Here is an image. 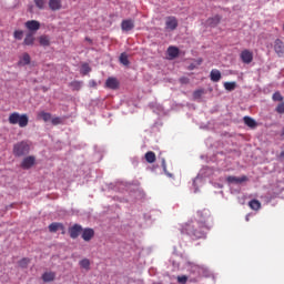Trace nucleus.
Wrapping results in <instances>:
<instances>
[{
	"instance_id": "obj_4",
	"label": "nucleus",
	"mask_w": 284,
	"mask_h": 284,
	"mask_svg": "<svg viewBox=\"0 0 284 284\" xmlns=\"http://www.w3.org/2000/svg\"><path fill=\"white\" fill-rule=\"evenodd\" d=\"M179 28V20L174 16H170L165 18V30L169 32H174Z\"/></svg>"
},
{
	"instance_id": "obj_42",
	"label": "nucleus",
	"mask_w": 284,
	"mask_h": 284,
	"mask_svg": "<svg viewBox=\"0 0 284 284\" xmlns=\"http://www.w3.org/2000/svg\"><path fill=\"white\" fill-rule=\"evenodd\" d=\"M280 159H284V151L280 153Z\"/></svg>"
},
{
	"instance_id": "obj_20",
	"label": "nucleus",
	"mask_w": 284,
	"mask_h": 284,
	"mask_svg": "<svg viewBox=\"0 0 284 284\" xmlns=\"http://www.w3.org/2000/svg\"><path fill=\"white\" fill-rule=\"evenodd\" d=\"M207 26H211V28H216L219 23H221V17L214 16L213 18H209L206 21Z\"/></svg>"
},
{
	"instance_id": "obj_1",
	"label": "nucleus",
	"mask_w": 284,
	"mask_h": 284,
	"mask_svg": "<svg viewBox=\"0 0 284 284\" xmlns=\"http://www.w3.org/2000/svg\"><path fill=\"white\" fill-rule=\"evenodd\" d=\"M212 230L211 224H205L196 221H191L183 224L180 229L181 234H186L193 241H199V239H205L207 232Z\"/></svg>"
},
{
	"instance_id": "obj_38",
	"label": "nucleus",
	"mask_w": 284,
	"mask_h": 284,
	"mask_svg": "<svg viewBox=\"0 0 284 284\" xmlns=\"http://www.w3.org/2000/svg\"><path fill=\"white\" fill-rule=\"evenodd\" d=\"M273 101H283V95L281 94V92H275L273 94Z\"/></svg>"
},
{
	"instance_id": "obj_46",
	"label": "nucleus",
	"mask_w": 284,
	"mask_h": 284,
	"mask_svg": "<svg viewBox=\"0 0 284 284\" xmlns=\"http://www.w3.org/2000/svg\"><path fill=\"white\" fill-rule=\"evenodd\" d=\"M190 70H194V65L191 64Z\"/></svg>"
},
{
	"instance_id": "obj_34",
	"label": "nucleus",
	"mask_w": 284,
	"mask_h": 284,
	"mask_svg": "<svg viewBox=\"0 0 284 284\" xmlns=\"http://www.w3.org/2000/svg\"><path fill=\"white\" fill-rule=\"evenodd\" d=\"M51 123L52 125H61L63 123V119L57 116V118H51Z\"/></svg>"
},
{
	"instance_id": "obj_43",
	"label": "nucleus",
	"mask_w": 284,
	"mask_h": 284,
	"mask_svg": "<svg viewBox=\"0 0 284 284\" xmlns=\"http://www.w3.org/2000/svg\"><path fill=\"white\" fill-rule=\"evenodd\" d=\"M202 63H203L202 59L197 60V65H201Z\"/></svg>"
},
{
	"instance_id": "obj_28",
	"label": "nucleus",
	"mask_w": 284,
	"mask_h": 284,
	"mask_svg": "<svg viewBox=\"0 0 284 284\" xmlns=\"http://www.w3.org/2000/svg\"><path fill=\"white\" fill-rule=\"evenodd\" d=\"M80 267H82V270H87L90 271V261L88 258H83L79 262Z\"/></svg>"
},
{
	"instance_id": "obj_21",
	"label": "nucleus",
	"mask_w": 284,
	"mask_h": 284,
	"mask_svg": "<svg viewBox=\"0 0 284 284\" xmlns=\"http://www.w3.org/2000/svg\"><path fill=\"white\" fill-rule=\"evenodd\" d=\"M23 45H34V33L29 32L26 34V38L23 40Z\"/></svg>"
},
{
	"instance_id": "obj_44",
	"label": "nucleus",
	"mask_w": 284,
	"mask_h": 284,
	"mask_svg": "<svg viewBox=\"0 0 284 284\" xmlns=\"http://www.w3.org/2000/svg\"><path fill=\"white\" fill-rule=\"evenodd\" d=\"M162 165L163 168H165V160H162Z\"/></svg>"
},
{
	"instance_id": "obj_6",
	"label": "nucleus",
	"mask_w": 284,
	"mask_h": 284,
	"mask_svg": "<svg viewBox=\"0 0 284 284\" xmlns=\"http://www.w3.org/2000/svg\"><path fill=\"white\" fill-rule=\"evenodd\" d=\"M195 222L212 225V223H210V210L204 209L202 211H197V221Z\"/></svg>"
},
{
	"instance_id": "obj_7",
	"label": "nucleus",
	"mask_w": 284,
	"mask_h": 284,
	"mask_svg": "<svg viewBox=\"0 0 284 284\" xmlns=\"http://www.w3.org/2000/svg\"><path fill=\"white\" fill-rule=\"evenodd\" d=\"M24 28L34 34V32H38V30L41 29V22L37 20H29L24 23Z\"/></svg>"
},
{
	"instance_id": "obj_2",
	"label": "nucleus",
	"mask_w": 284,
	"mask_h": 284,
	"mask_svg": "<svg viewBox=\"0 0 284 284\" xmlns=\"http://www.w3.org/2000/svg\"><path fill=\"white\" fill-rule=\"evenodd\" d=\"M8 121L10 125H19V128H28V123L30 122V119L26 113L20 114L19 112H13V113H10Z\"/></svg>"
},
{
	"instance_id": "obj_16",
	"label": "nucleus",
	"mask_w": 284,
	"mask_h": 284,
	"mask_svg": "<svg viewBox=\"0 0 284 284\" xmlns=\"http://www.w3.org/2000/svg\"><path fill=\"white\" fill-rule=\"evenodd\" d=\"M54 278H57V273H54V272H45L42 274V281L44 283H52V281H54Z\"/></svg>"
},
{
	"instance_id": "obj_18",
	"label": "nucleus",
	"mask_w": 284,
	"mask_h": 284,
	"mask_svg": "<svg viewBox=\"0 0 284 284\" xmlns=\"http://www.w3.org/2000/svg\"><path fill=\"white\" fill-rule=\"evenodd\" d=\"M49 8L53 12H57V10H61V0H49Z\"/></svg>"
},
{
	"instance_id": "obj_10",
	"label": "nucleus",
	"mask_w": 284,
	"mask_h": 284,
	"mask_svg": "<svg viewBox=\"0 0 284 284\" xmlns=\"http://www.w3.org/2000/svg\"><path fill=\"white\" fill-rule=\"evenodd\" d=\"M247 181V176L243 175L241 178L234 176V175H230L226 178V182L229 183V185H239L241 183H245Z\"/></svg>"
},
{
	"instance_id": "obj_36",
	"label": "nucleus",
	"mask_w": 284,
	"mask_h": 284,
	"mask_svg": "<svg viewBox=\"0 0 284 284\" xmlns=\"http://www.w3.org/2000/svg\"><path fill=\"white\" fill-rule=\"evenodd\" d=\"M275 110L277 114H284V102L280 103Z\"/></svg>"
},
{
	"instance_id": "obj_23",
	"label": "nucleus",
	"mask_w": 284,
	"mask_h": 284,
	"mask_svg": "<svg viewBox=\"0 0 284 284\" xmlns=\"http://www.w3.org/2000/svg\"><path fill=\"white\" fill-rule=\"evenodd\" d=\"M39 43L43 48L50 47V36H40Z\"/></svg>"
},
{
	"instance_id": "obj_9",
	"label": "nucleus",
	"mask_w": 284,
	"mask_h": 284,
	"mask_svg": "<svg viewBox=\"0 0 284 284\" xmlns=\"http://www.w3.org/2000/svg\"><path fill=\"white\" fill-rule=\"evenodd\" d=\"M83 232V226L80 224H74L73 226L69 227V234L71 239H79L81 233Z\"/></svg>"
},
{
	"instance_id": "obj_41",
	"label": "nucleus",
	"mask_w": 284,
	"mask_h": 284,
	"mask_svg": "<svg viewBox=\"0 0 284 284\" xmlns=\"http://www.w3.org/2000/svg\"><path fill=\"white\" fill-rule=\"evenodd\" d=\"M89 85H90V88H97V81L91 80V81L89 82Z\"/></svg>"
},
{
	"instance_id": "obj_40",
	"label": "nucleus",
	"mask_w": 284,
	"mask_h": 284,
	"mask_svg": "<svg viewBox=\"0 0 284 284\" xmlns=\"http://www.w3.org/2000/svg\"><path fill=\"white\" fill-rule=\"evenodd\" d=\"M82 69L84 70V74H88V72H90V64L89 63H84L83 65H82Z\"/></svg>"
},
{
	"instance_id": "obj_13",
	"label": "nucleus",
	"mask_w": 284,
	"mask_h": 284,
	"mask_svg": "<svg viewBox=\"0 0 284 284\" xmlns=\"http://www.w3.org/2000/svg\"><path fill=\"white\" fill-rule=\"evenodd\" d=\"M59 230H62V234H65V226H63V223L53 222L49 225V232L57 233Z\"/></svg>"
},
{
	"instance_id": "obj_47",
	"label": "nucleus",
	"mask_w": 284,
	"mask_h": 284,
	"mask_svg": "<svg viewBox=\"0 0 284 284\" xmlns=\"http://www.w3.org/2000/svg\"><path fill=\"white\" fill-rule=\"evenodd\" d=\"M282 136H284V128L282 129Z\"/></svg>"
},
{
	"instance_id": "obj_25",
	"label": "nucleus",
	"mask_w": 284,
	"mask_h": 284,
	"mask_svg": "<svg viewBox=\"0 0 284 284\" xmlns=\"http://www.w3.org/2000/svg\"><path fill=\"white\" fill-rule=\"evenodd\" d=\"M248 207H251V210H254L255 212H258V210H261V201H258V200H251L248 202Z\"/></svg>"
},
{
	"instance_id": "obj_35",
	"label": "nucleus",
	"mask_w": 284,
	"mask_h": 284,
	"mask_svg": "<svg viewBox=\"0 0 284 284\" xmlns=\"http://www.w3.org/2000/svg\"><path fill=\"white\" fill-rule=\"evenodd\" d=\"M30 263V258L24 257L19 262L20 267H28V264Z\"/></svg>"
},
{
	"instance_id": "obj_12",
	"label": "nucleus",
	"mask_w": 284,
	"mask_h": 284,
	"mask_svg": "<svg viewBox=\"0 0 284 284\" xmlns=\"http://www.w3.org/2000/svg\"><path fill=\"white\" fill-rule=\"evenodd\" d=\"M121 29L123 30V32H130V30H134V20H123L121 22Z\"/></svg>"
},
{
	"instance_id": "obj_33",
	"label": "nucleus",
	"mask_w": 284,
	"mask_h": 284,
	"mask_svg": "<svg viewBox=\"0 0 284 284\" xmlns=\"http://www.w3.org/2000/svg\"><path fill=\"white\" fill-rule=\"evenodd\" d=\"M34 3L39 10H43L45 8V0H34Z\"/></svg>"
},
{
	"instance_id": "obj_11",
	"label": "nucleus",
	"mask_w": 284,
	"mask_h": 284,
	"mask_svg": "<svg viewBox=\"0 0 284 284\" xmlns=\"http://www.w3.org/2000/svg\"><path fill=\"white\" fill-rule=\"evenodd\" d=\"M119 80L116 78H108L105 81V88L109 90H119Z\"/></svg>"
},
{
	"instance_id": "obj_37",
	"label": "nucleus",
	"mask_w": 284,
	"mask_h": 284,
	"mask_svg": "<svg viewBox=\"0 0 284 284\" xmlns=\"http://www.w3.org/2000/svg\"><path fill=\"white\" fill-rule=\"evenodd\" d=\"M204 92L205 91H203V90L194 91V93H193L194 99H201V97H203Z\"/></svg>"
},
{
	"instance_id": "obj_14",
	"label": "nucleus",
	"mask_w": 284,
	"mask_h": 284,
	"mask_svg": "<svg viewBox=\"0 0 284 284\" xmlns=\"http://www.w3.org/2000/svg\"><path fill=\"white\" fill-rule=\"evenodd\" d=\"M82 239L87 243H89L91 239H94V229H90V227H87L84 230L82 229Z\"/></svg>"
},
{
	"instance_id": "obj_31",
	"label": "nucleus",
	"mask_w": 284,
	"mask_h": 284,
	"mask_svg": "<svg viewBox=\"0 0 284 284\" xmlns=\"http://www.w3.org/2000/svg\"><path fill=\"white\" fill-rule=\"evenodd\" d=\"M81 85H83V82H81V81H72V82L70 83V87H71L73 90H77V91L81 90Z\"/></svg>"
},
{
	"instance_id": "obj_15",
	"label": "nucleus",
	"mask_w": 284,
	"mask_h": 284,
	"mask_svg": "<svg viewBox=\"0 0 284 284\" xmlns=\"http://www.w3.org/2000/svg\"><path fill=\"white\" fill-rule=\"evenodd\" d=\"M274 50L277 55L283 57L284 54V43L281 39H276L274 42Z\"/></svg>"
},
{
	"instance_id": "obj_39",
	"label": "nucleus",
	"mask_w": 284,
	"mask_h": 284,
	"mask_svg": "<svg viewBox=\"0 0 284 284\" xmlns=\"http://www.w3.org/2000/svg\"><path fill=\"white\" fill-rule=\"evenodd\" d=\"M178 282H179V283H182V284L187 283V276H185V275L179 276V277H178Z\"/></svg>"
},
{
	"instance_id": "obj_19",
	"label": "nucleus",
	"mask_w": 284,
	"mask_h": 284,
	"mask_svg": "<svg viewBox=\"0 0 284 284\" xmlns=\"http://www.w3.org/2000/svg\"><path fill=\"white\" fill-rule=\"evenodd\" d=\"M243 121L245 123V125H247V128H251L252 130H254V128H256L258 124L256 123V120L245 115L243 118Z\"/></svg>"
},
{
	"instance_id": "obj_32",
	"label": "nucleus",
	"mask_w": 284,
	"mask_h": 284,
	"mask_svg": "<svg viewBox=\"0 0 284 284\" xmlns=\"http://www.w3.org/2000/svg\"><path fill=\"white\" fill-rule=\"evenodd\" d=\"M13 38L17 40V41H21V39H23V31L22 30H16L13 32Z\"/></svg>"
},
{
	"instance_id": "obj_8",
	"label": "nucleus",
	"mask_w": 284,
	"mask_h": 284,
	"mask_svg": "<svg viewBox=\"0 0 284 284\" xmlns=\"http://www.w3.org/2000/svg\"><path fill=\"white\" fill-rule=\"evenodd\" d=\"M241 61L250 65L254 61V53L247 49L243 50L240 54Z\"/></svg>"
},
{
	"instance_id": "obj_45",
	"label": "nucleus",
	"mask_w": 284,
	"mask_h": 284,
	"mask_svg": "<svg viewBox=\"0 0 284 284\" xmlns=\"http://www.w3.org/2000/svg\"><path fill=\"white\" fill-rule=\"evenodd\" d=\"M245 220H246V221H250V215H246Z\"/></svg>"
},
{
	"instance_id": "obj_30",
	"label": "nucleus",
	"mask_w": 284,
	"mask_h": 284,
	"mask_svg": "<svg viewBox=\"0 0 284 284\" xmlns=\"http://www.w3.org/2000/svg\"><path fill=\"white\" fill-rule=\"evenodd\" d=\"M120 63H122V65H130V60L128 59V53H121Z\"/></svg>"
},
{
	"instance_id": "obj_3",
	"label": "nucleus",
	"mask_w": 284,
	"mask_h": 284,
	"mask_svg": "<svg viewBox=\"0 0 284 284\" xmlns=\"http://www.w3.org/2000/svg\"><path fill=\"white\" fill-rule=\"evenodd\" d=\"M13 155L21 158L30 154V143L28 141H21L13 145Z\"/></svg>"
},
{
	"instance_id": "obj_27",
	"label": "nucleus",
	"mask_w": 284,
	"mask_h": 284,
	"mask_svg": "<svg viewBox=\"0 0 284 284\" xmlns=\"http://www.w3.org/2000/svg\"><path fill=\"white\" fill-rule=\"evenodd\" d=\"M144 156L146 163H154L156 161V154L152 151L146 152Z\"/></svg>"
},
{
	"instance_id": "obj_24",
	"label": "nucleus",
	"mask_w": 284,
	"mask_h": 284,
	"mask_svg": "<svg viewBox=\"0 0 284 284\" xmlns=\"http://www.w3.org/2000/svg\"><path fill=\"white\" fill-rule=\"evenodd\" d=\"M38 119H42V121H44V123H48V121L52 120V114L41 111L40 113H38Z\"/></svg>"
},
{
	"instance_id": "obj_22",
	"label": "nucleus",
	"mask_w": 284,
	"mask_h": 284,
	"mask_svg": "<svg viewBox=\"0 0 284 284\" xmlns=\"http://www.w3.org/2000/svg\"><path fill=\"white\" fill-rule=\"evenodd\" d=\"M179 48L176 47L168 48V55L170 57V59H176V57H179Z\"/></svg>"
},
{
	"instance_id": "obj_17",
	"label": "nucleus",
	"mask_w": 284,
	"mask_h": 284,
	"mask_svg": "<svg viewBox=\"0 0 284 284\" xmlns=\"http://www.w3.org/2000/svg\"><path fill=\"white\" fill-rule=\"evenodd\" d=\"M210 77L213 83H219V81H221V71H219V69H213L210 73Z\"/></svg>"
},
{
	"instance_id": "obj_29",
	"label": "nucleus",
	"mask_w": 284,
	"mask_h": 284,
	"mask_svg": "<svg viewBox=\"0 0 284 284\" xmlns=\"http://www.w3.org/2000/svg\"><path fill=\"white\" fill-rule=\"evenodd\" d=\"M224 88L227 92H233V90H236V82H225Z\"/></svg>"
},
{
	"instance_id": "obj_26",
	"label": "nucleus",
	"mask_w": 284,
	"mask_h": 284,
	"mask_svg": "<svg viewBox=\"0 0 284 284\" xmlns=\"http://www.w3.org/2000/svg\"><path fill=\"white\" fill-rule=\"evenodd\" d=\"M30 54L28 53H23L22 58L20 59V61L18 62V65H30Z\"/></svg>"
},
{
	"instance_id": "obj_5",
	"label": "nucleus",
	"mask_w": 284,
	"mask_h": 284,
	"mask_svg": "<svg viewBox=\"0 0 284 284\" xmlns=\"http://www.w3.org/2000/svg\"><path fill=\"white\" fill-rule=\"evenodd\" d=\"M37 163V158L34 155H28L26 158H23L20 168L22 170H30L32 169Z\"/></svg>"
}]
</instances>
